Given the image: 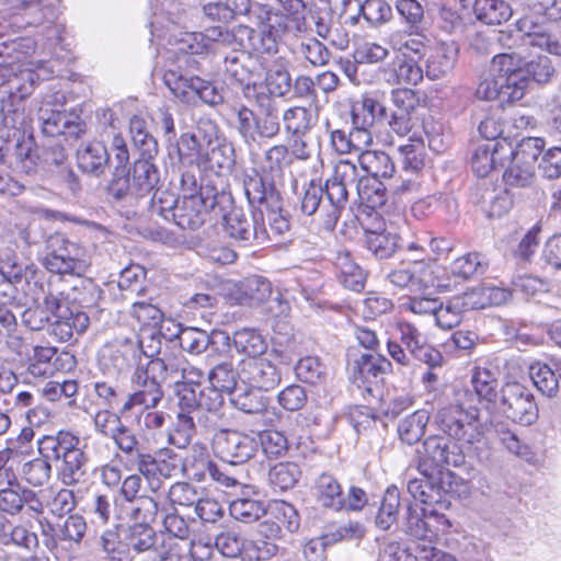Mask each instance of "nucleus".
<instances>
[{
    "mask_svg": "<svg viewBox=\"0 0 561 561\" xmlns=\"http://www.w3.org/2000/svg\"><path fill=\"white\" fill-rule=\"evenodd\" d=\"M360 178L354 162L341 159L324 185L313 180L309 182L301 199V211L307 216H313L314 222L323 230L332 231L347 203L348 188H356Z\"/></svg>",
    "mask_w": 561,
    "mask_h": 561,
    "instance_id": "nucleus-1",
    "label": "nucleus"
},
{
    "mask_svg": "<svg viewBox=\"0 0 561 561\" xmlns=\"http://www.w3.org/2000/svg\"><path fill=\"white\" fill-rule=\"evenodd\" d=\"M175 371L174 360L165 359L164 354L137 366L130 379L134 391L123 403L119 414H125L136 407H142L145 410L156 409L164 396L162 386L170 383V377Z\"/></svg>",
    "mask_w": 561,
    "mask_h": 561,
    "instance_id": "nucleus-2",
    "label": "nucleus"
},
{
    "mask_svg": "<svg viewBox=\"0 0 561 561\" xmlns=\"http://www.w3.org/2000/svg\"><path fill=\"white\" fill-rule=\"evenodd\" d=\"M79 445V436L66 431L43 436L37 443L39 455L59 461L57 478L64 485L75 486L85 480L88 457Z\"/></svg>",
    "mask_w": 561,
    "mask_h": 561,
    "instance_id": "nucleus-3",
    "label": "nucleus"
},
{
    "mask_svg": "<svg viewBox=\"0 0 561 561\" xmlns=\"http://www.w3.org/2000/svg\"><path fill=\"white\" fill-rule=\"evenodd\" d=\"M435 420L447 437L467 444L479 460L488 459V443L477 410L468 411L460 405H449L442 408Z\"/></svg>",
    "mask_w": 561,
    "mask_h": 561,
    "instance_id": "nucleus-4",
    "label": "nucleus"
},
{
    "mask_svg": "<svg viewBox=\"0 0 561 561\" xmlns=\"http://www.w3.org/2000/svg\"><path fill=\"white\" fill-rule=\"evenodd\" d=\"M43 298L39 299L45 312L51 321L50 334L59 342H68L75 333H83L89 327V317L83 311L69 308L65 294L50 286L45 290L42 286Z\"/></svg>",
    "mask_w": 561,
    "mask_h": 561,
    "instance_id": "nucleus-5",
    "label": "nucleus"
},
{
    "mask_svg": "<svg viewBox=\"0 0 561 561\" xmlns=\"http://www.w3.org/2000/svg\"><path fill=\"white\" fill-rule=\"evenodd\" d=\"M42 264L51 273L78 276L84 274L90 265L87 250L62 233H54L47 238Z\"/></svg>",
    "mask_w": 561,
    "mask_h": 561,
    "instance_id": "nucleus-6",
    "label": "nucleus"
},
{
    "mask_svg": "<svg viewBox=\"0 0 561 561\" xmlns=\"http://www.w3.org/2000/svg\"><path fill=\"white\" fill-rule=\"evenodd\" d=\"M438 526L433 524L431 513L417 505H409L404 516V530L414 537L416 558L420 561H458L453 554L436 548L433 542L438 537Z\"/></svg>",
    "mask_w": 561,
    "mask_h": 561,
    "instance_id": "nucleus-7",
    "label": "nucleus"
},
{
    "mask_svg": "<svg viewBox=\"0 0 561 561\" xmlns=\"http://www.w3.org/2000/svg\"><path fill=\"white\" fill-rule=\"evenodd\" d=\"M438 272L433 260L415 259L412 262H402L399 267L388 274V279L400 288L448 291L450 285L439 277Z\"/></svg>",
    "mask_w": 561,
    "mask_h": 561,
    "instance_id": "nucleus-8",
    "label": "nucleus"
},
{
    "mask_svg": "<svg viewBox=\"0 0 561 561\" xmlns=\"http://www.w3.org/2000/svg\"><path fill=\"white\" fill-rule=\"evenodd\" d=\"M419 471L447 469L465 465L466 455L458 440L444 435H431L426 437L417 449Z\"/></svg>",
    "mask_w": 561,
    "mask_h": 561,
    "instance_id": "nucleus-9",
    "label": "nucleus"
},
{
    "mask_svg": "<svg viewBox=\"0 0 561 561\" xmlns=\"http://www.w3.org/2000/svg\"><path fill=\"white\" fill-rule=\"evenodd\" d=\"M0 512L15 516L26 506L35 514L43 512V504L37 493L23 486L16 479L13 470L0 467Z\"/></svg>",
    "mask_w": 561,
    "mask_h": 561,
    "instance_id": "nucleus-10",
    "label": "nucleus"
},
{
    "mask_svg": "<svg viewBox=\"0 0 561 561\" xmlns=\"http://www.w3.org/2000/svg\"><path fill=\"white\" fill-rule=\"evenodd\" d=\"M499 409L506 419L526 426L539 415L533 392L519 382H507L501 388Z\"/></svg>",
    "mask_w": 561,
    "mask_h": 561,
    "instance_id": "nucleus-11",
    "label": "nucleus"
},
{
    "mask_svg": "<svg viewBox=\"0 0 561 561\" xmlns=\"http://www.w3.org/2000/svg\"><path fill=\"white\" fill-rule=\"evenodd\" d=\"M144 357L152 355L144 350L141 341L137 336L125 337L103 350L101 367L105 374L118 377L133 366H141Z\"/></svg>",
    "mask_w": 561,
    "mask_h": 561,
    "instance_id": "nucleus-12",
    "label": "nucleus"
},
{
    "mask_svg": "<svg viewBox=\"0 0 561 561\" xmlns=\"http://www.w3.org/2000/svg\"><path fill=\"white\" fill-rule=\"evenodd\" d=\"M542 146V139L528 138L512 152V160L503 174L507 186L528 187L535 182L536 162Z\"/></svg>",
    "mask_w": 561,
    "mask_h": 561,
    "instance_id": "nucleus-13",
    "label": "nucleus"
},
{
    "mask_svg": "<svg viewBox=\"0 0 561 561\" xmlns=\"http://www.w3.org/2000/svg\"><path fill=\"white\" fill-rule=\"evenodd\" d=\"M222 219L227 234L244 245L253 242L263 244L270 239L264 226L263 209H254L249 217L241 208L231 207L228 213L222 215Z\"/></svg>",
    "mask_w": 561,
    "mask_h": 561,
    "instance_id": "nucleus-14",
    "label": "nucleus"
},
{
    "mask_svg": "<svg viewBox=\"0 0 561 561\" xmlns=\"http://www.w3.org/2000/svg\"><path fill=\"white\" fill-rule=\"evenodd\" d=\"M421 478L408 482V492L423 504L446 508L450 505L448 493L451 489V473L442 470L420 472Z\"/></svg>",
    "mask_w": 561,
    "mask_h": 561,
    "instance_id": "nucleus-15",
    "label": "nucleus"
},
{
    "mask_svg": "<svg viewBox=\"0 0 561 561\" xmlns=\"http://www.w3.org/2000/svg\"><path fill=\"white\" fill-rule=\"evenodd\" d=\"M38 75L26 64H0V102L23 101L32 94Z\"/></svg>",
    "mask_w": 561,
    "mask_h": 561,
    "instance_id": "nucleus-16",
    "label": "nucleus"
},
{
    "mask_svg": "<svg viewBox=\"0 0 561 561\" xmlns=\"http://www.w3.org/2000/svg\"><path fill=\"white\" fill-rule=\"evenodd\" d=\"M213 450L222 461L241 465L254 457L259 448L255 437L239 431L221 430L213 437Z\"/></svg>",
    "mask_w": 561,
    "mask_h": 561,
    "instance_id": "nucleus-17",
    "label": "nucleus"
},
{
    "mask_svg": "<svg viewBox=\"0 0 561 561\" xmlns=\"http://www.w3.org/2000/svg\"><path fill=\"white\" fill-rule=\"evenodd\" d=\"M224 202H230L224 193H214L205 197H182L175 207L172 222L184 230H197L206 222L208 210L215 211Z\"/></svg>",
    "mask_w": 561,
    "mask_h": 561,
    "instance_id": "nucleus-18",
    "label": "nucleus"
},
{
    "mask_svg": "<svg viewBox=\"0 0 561 561\" xmlns=\"http://www.w3.org/2000/svg\"><path fill=\"white\" fill-rule=\"evenodd\" d=\"M226 419L222 411L179 409L175 430L188 443L195 435H214L225 430Z\"/></svg>",
    "mask_w": 561,
    "mask_h": 561,
    "instance_id": "nucleus-19",
    "label": "nucleus"
},
{
    "mask_svg": "<svg viewBox=\"0 0 561 561\" xmlns=\"http://www.w3.org/2000/svg\"><path fill=\"white\" fill-rule=\"evenodd\" d=\"M247 100L256 106L257 138L272 139L280 131V107L276 99L265 92V88H248Z\"/></svg>",
    "mask_w": 561,
    "mask_h": 561,
    "instance_id": "nucleus-20",
    "label": "nucleus"
},
{
    "mask_svg": "<svg viewBox=\"0 0 561 561\" xmlns=\"http://www.w3.org/2000/svg\"><path fill=\"white\" fill-rule=\"evenodd\" d=\"M38 122L46 139H77L82 133V124L78 117L43 105L38 110Z\"/></svg>",
    "mask_w": 561,
    "mask_h": 561,
    "instance_id": "nucleus-21",
    "label": "nucleus"
},
{
    "mask_svg": "<svg viewBox=\"0 0 561 561\" xmlns=\"http://www.w3.org/2000/svg\"><path fill=\"white\" fill-rule=\"evenodd\" d=\"M517 28L524 33L528 45L561 55V16L543 25H537L529 18H523L517 21Z\"/></svg>",
    "mask_w": 561,
    "mask_h": 561,
    "instance_id": "nucleus-22",
    "label": "nucleus"
},
{
    "mask_svg": "<svg viewBox=\"0 0 561 561\" xmlns=\"http://www.w3.org/2000/svg\"><path fill=\"white\" fill-rule=\"evenodd\" d=\"M399 341L411 356L430 367H440L444 362L442 353L427 344L420 330L410 322H399L397 325Z\"/></svg>",
    "mask_w": 561,
    "mask_h": 561,
    "instance_id": "nucleus-23",
    "label": "nucleus"
},
{
    "mask_svg": "<svg viewBox=\"0 0 561 561\" xmlns=\"http://www.w3.org/2000/svg\"><path fill=\"white\" fill-rule=\"evenodd\" d=\"M240 379L251 388L270 391L277 387L282 380L280 370L265 358H248L242 360Z\"/></svg>",
    "mask_w": 561,
    "mask_h": 561,
    "instance_id": "nucleus-24",
    "label": "nucleus"
},
{
    "mask_svg": "<svg viewBox=\"0 0 561 561\" xmlns=\"http://www.w3.org/2000/svg\"><path fill=\"white\" fill-rule=\"evenodd\" d=\"M458 46L455 42L438 43L433 47L426 46L423 57L425 60V73L431 80L444 78L454 69L458 58Z\"/></svg>",
    "mask_w": 561,
    "mask_h": 561,
    "instance_id": "nucleus-25",
    "label": "nucleus"
},
{
    "mask_svg": "<svg viewBox=\"0 0 561 561\" xmlns=\"http://www.w3.org/2000/svg\"><path fill=\"white\" fill-rule=\"evenodd\" d=\"M391 363L380 354H362L352 363V378L358 382V387L371 390V383L387 374Z\"/></svg>",
    "mask_w": 561,
    "mask_h": 561,
    "instance_id": "nucleus-26",
    "label": "nucleus"
},
{
    "mask_svg": "<svg viewBox=\"0 0 561 561\" xmlns=\"http://www.w3.org/2000/svg\"><path fill=\"white\" fill-rule=\"evenodd\" d=\"M224 397L221 391L213 386L201 388L197 391L184 388L181 399L178 401L179 409L222 411Z\"/></svg>",
    "mask_w": 561,
    "mask_h": 561,
    "instance_id": "nucleus-27",
    "label": "nucleus"
},
{
    "mask_svg": "<svg viewBox=\"0 0 561 561\" xmlns=\"http://www.w3.org/2000/svg\"><path fill=\"white\" fill-rule=\"evenodd\" d=\"M380 75L390 84L417 85L423 80L422 67L411 57H398L391 66L381 68Z\"/></svg>",
    "mask_w": 561,
    "mask_h": 561,
    "instance_id": "nucleus-28",
    "label": "nucleus"
},
{
    "mask_svg": "<svg viewBox=\"0 0 561 561\" xmlns=\"http://www.w3.org/2000/svg\"><path fill=\"white\" fill-rule=\"evenodd\" d=\"M365 243L367 249L380 260L389 259L399 249H403L402 238L389 228L365 229Z\"/></svg>",
    "mask_w": 561,
    "mask_h": 561,
    "instance_id": "nucleus-29",
    "label": "nucleus"
},
{
    "mask_svg": "<svg viewBox=\"0 0 561 561\" xmlns=\"http://www.w3.org/2000/svg\"><path fill=\"white\" fill-rule=\"evenodd\" d=\"M78 167L89 174L99 176L108 165L110 153L104 144L100 141L89 142L77 152Z\"/></svg>",
    "mask_w": 561,
    "mask_h": 561,
    "instance_id": "nucleus-30",
    "label": "nucleus"
},
{
    "mask_svg": "<svg viewBox=\"0 0 561 561\" xmlns=\"http://www.w3.org/2000/svg\"><path fill=\"white\" fill-rule=\"evenodd\" d=\"M313 494L317 502L334 511L344 508V494L339 481L329 473L320 474L314 482Z\"/></svg>",
    "mask_w": 561,
    "mask_h": 561,
    "instance_id": "nucleus-31",
    "label": "nucleus"
},
{
    "mask_svg": "<svg viewBox=\"0 0 561 561\" xmlns=\"http://www.w3.org/2000/svg\"><path fill=\"white\" fill-rule=\"evenodd\" d=\"M8 142H10V151H13L18 168L24 173H31L39 159L33 136L27 134L18 135L16 138L10 137L1 140L0 145L5 147Z\"/></svg>",
    "mask_w": 561,
    "mask_h": 561,
    "instance_id": "nucleus-32",
    "label": "nucleus"
},
{
    "mask_svg": "<svg viewBox=\"0 0 561 561\" xmlns=\"http://www.w3.org/2000/svg\"><path fill=\"white\" fill-rule=\"evenodd\" d=\"M0 104L3 124L1 133L8 129L7 138H16L18 135L26 134L30 124V115L25 111L22 101H4L0 102Z\"/></svg>",
    "mask_w": 561,
    "mask_h": 561,
    "instance_id": "nucleus-33",
    "label": "nucleus"
},
{
    "mask_svg": "<svg viewBox=\"0 0 561 561\" xmlns=\"http://www.w3.org/2000/svg\"><path fill=\"white\" fill-rule=\"evenodd\" d=\"M426 37L419 33L407 32L403 30H394L390 32L386 38L387 44L392 50L401 53V58L410 57L411 54L419 56L420 58L425 55L426 51Z\"/></svg>",
    "mask_w": 561,
    "mask_h": 561,
    "instance_id": "nucleus-34",
    "label": "nucleus"
},
{
    "mask_svg": "<svg viewBox=\"0 0 561 561\" xmlns=\"http://www.w3.org/2000/svg\"><path fill=\"white\" fill-rule=\"evenodd\" d=\"M57 348L36 345L25 358V367L28 375L34 378H47L54 375L56 365L54 358Z\"/></svg>",
    "mask_w": 561,
    "mask_h": 561,
    "instance_id": "nucleus-35",
    "label": "nucleus"
},
{
    "mask_svg": "<svg viewBox=\"0 0 561 561\" xmlns=\"http://www.w3.org/2000/svg\"><path fill=\"white\" fill-rule=\"evenodd\" d=\"M37 274L34 263L22 261L16 255H8L0 261V275L11 285L36 280Z\"/></svg>",
    "mask_w": 561,
    "mask_h": 561,
    "instance_id": "nucleus-36",
    "label": "nucleus"
},
{
    "mask_svg": "<svg viewBox=\"0 0 561 561\" xmlns=\"http://www.w3.org/2000/svg\"><path fill=\"white\" fill-rule=\"evenodd\" d=\"M237 291L240 305H260L270 297L272 287L265 277L251 275L239 283Z\"/></svg>",
    "mask_w": 561,
    "mask_h": 561,
    "instance_id": "nucleus-37",
    "label": "nucleus"
},
{
    "mask_svg": "<svg viewBox=\"0 0 561 561\" xmlns=\"http://www.w3.org/2000/svg\"><path fill=\"white\" fill-rule=\"evenodd\" d=\"M358 163L367 178L389 179L394 173V163L390 156L385 151L369 150L363 151L358 156Z\"/></svg>",
    "mask_w": 561,
    "mask_h": 561,
    "instance_id": "nucleus-38",
    "label": "nucleus"
},
{
    "mask_svg": "<svg viewBox=\"0 0 561 561\" xmlns=\"http://www.w3.org/2000/svg\"><path fill=\"white\" fill-rule=\"evenodd\" d=\"M165 359H173L176 366V371L170 377V383L176 385V397L181 399V392L184 388L197 391L201 389V380L203 373L193 366H188L181 357L172 353H164Z\"/></svg>",
    "mask_w": 561,
    "mask_h": 561,
    "instance_id": "nucleus-39",
    "label": "nucleus"
},
{
    "mask_svg": "<svg viewBox=\"0 0 561 561\" xmlns=\"http://www.w3.org/2000/svg\"><path fill=\"white\" fill-rule=\"evenodd\" d=\"M243 188L250 205L253 208L257 206V209H263L268 203L270 194H280L272 182H267L255 171L244 175Z\"/></svg>",
    "mask_w": 561,
    "mask_h": 561,
    "instance_id": "nucleus-40",
    "label": "nucleus"
},
{
    "mask_svg": "<svg viewBox=\"0 0 561 561\" xmlns=\"http://www.w3.org/2000/svg\"><path fill=\"white\" fill-rule=\"evenodd\" d=\"M129 176L136 194L140 197L151 193L160 181L159 170L151 159H138L134 163L133 173Z\"/></svg>",
    "mask_w": 561,
    "mask_h": 561,
    "instance_id": "nucleus-41",
    "label": "nucleus"
},
{
    "mask_svg": "<svg viewBox=\"0 0 561 561\" xmlns=\"http://www.w3.org/2000/svg\"><path fill=\"white\" fill-rule=\"evenodd\" d=\"M473 11L479 21L489 25L506 22L513 15L512 7L505 0H474Z\"/></svg>",
    "mask_w": 561,
    "mask_h": 561,
    "instance_id": "nucleus-42",
    "label": "nucleus"
},
{
    "mask_svg": "<svg viewBox=\"0 0 561 561\" xmlns=\"http://www.w3.org/2000/svg\"><path fill=\"white\" fill-rule=\"evenodd\" d=\"M337 278L347 289L359 293L366 283V273L356 264L348 253H340L336 260Z\"/></svg>",
    "mask_w": 561,
    "mask_h": 561,
    "instance_id": "nucleus-43",
    "label": "nucleus"
},
{
    "mask_svg": "<svg viewBox=\"0 0 561 561\" xmlns=\"http://www.w3.org/2000/svg\"><path fill=\"white\" fill-rule=\"evenodd\" d=\"M471 385L480 402L495 404L497 398V374L489 368L476 367L471 376Z\"/></svg>",
    "mask_w": 561,
    "mask_h": 561,
    "instance_id": "nucleus-44",
    "label": "nucleus"
},
{
    "mask_svg": "<svg viewBox=\"0 0 561 561\" xmlns=\"http://www.w3.org/2000/svg\"><path fill=\"white\" fill-rule=\"evenodd\" d=\"M232 344L240 354L249 358H257L267 350V344L261 333L251 328L237 330L232 335Z\"/></svg>",
    "mask_w": 561,
    "mask_h": 561,
    "instance_id": "nucleus-45",
    "label": "nucleus"
},
{
    "mask_svg": "<svg viewBox=\"0 0 561 561\" xmlns=\"http://www.w3.org/2000/svg\"><path fill=\"white\" fill-rule=\"evenodd\" d=\"M127 513L135 524L150 525L157 518L160 502L157 493L142 494L127 504Z\"/></svg>",
    "mask_w": 561,
    "mask_h": 561,
    "instance_id": "nucleus-46",
    "label": "nucleus"
},
{
    "mask_svg": "<svg viewBox=\"0 0 561 561\" xmlns=\"http://www.w3.org/2000/svg\"><path fill=\"white\" fill-rule=\"evenodd\" d=\"M529 376L536 388L548 398L558 394L561 374L543 363H535L529 368Z\"/></svg>",
    "mask_w": 561,
    "mask_h": 561,
    "instance_id": "nucleus-47",
    "label": "nucleus"
},
{
    "mask_svg": "<svg viewBox=\"0 0 561 561\" xmlns=\"http://www.w3.org/2000/svg\"><path fill=\"white\" fill-rule=\"evenodd\" d=\"M300 477L301 470L293 461L278 462L268 470V482L274 491L285 492L295 488Z\"/></svg>",
    "mask_w": 561,
    "mask_h": 561,
    "instance_id": "nucleus-48",
    "label": "nucleus"
},
{
    "mask_svg": "<svg viewBox=\"0 0 561 561\" xmlns=\"http://www.w3.org/2000/svg\"><path fill=\"white\" fill-rule=\"evenodd\" d=\"M356 191L360 202L369 208L382 207L387 202V188L379 179L362 176Z\"/></svg>",
    "mask_w": 561,
    "mask_h": 561,
    "instance_id": "nucleus-49",
    "label": "nucleus"
},
{
    "mask_svg": "<svg viewBox=\"0 0 561 561\" xmlns=\"http://www.w3.org/2000/svg\"><path fill=\"white\" fill-rule=\"evenodd\" d=\"M146 270L137 264L125 267L118 277L117 286L125 299L145 293Z\"/></svg>",
    "mask_w": 561,
    "mask_h": 561,
    "instance_id": "nucleus-50",
    "label": "nucleus"
},
{
    "mask_svg": "<svg viewBox=\"0 0 561 561\" xmlns=\"http://www.w3.org/2000/svg\"><path fill=\"white\" fill-rule=\"evenodd\" d=\"M357 7L358 15L350 19L353 24L358 22L359 16L371 26L387 23L392 18V9L385 0H365L363 3L358 2Z\"/></svg>",
    "mask_w": 561,
    "mask_h": 561,
    "instance_id": "nucleus-51",
    "label": "nucleus"
},
{
    "mask_svg": "<svg viewBox=\"0 0 561 561\" xmlns=\"http://www.w3.org/2000/svg\"><path fill=\"white\" fill-rule=\"evenodd\" d=\"M428 419V414L424 410H417L405 416L398 425L400 439L408 445L417 443L425 433Z\"/></svg>",
    "mask_w": 561,
    "mask_h": 561,
    "instance_id": "nucleus-52",
    "label": "nucleus"
},
{
    "mask_svg": "<svg viewBox=\"0 0 561 561\" xmlns=\"http://www.w3.org/2000/svg\"><path fill=\"white\" fill-rule=\"evenodd\" d=\"M249 59L244 54L233 53L225 58V70L227 76L236 83L242 87L243 95L247 98L248 88H261L252 81L253 75L249 67L243 62Z\"/></svg>",
    "mask_w": 561,
    "mask_h": 561,
    "instance_id": "nucleus-53",
    "label": "nucleus"
},
{
    "mask_svg": "<svg viewBox=\"0 0 561 561\" xmlns=\"http://www.w3.org/2000/svg\"><path fill=\"white\" fill-rule=\"evenodd\" d=\"M400 492L396 486L388 488L376 516V526L388 530L399 517Z\"/></svg>",
    "mask_w": 561,
    "mask_h": 561,
    "instance_id": "nucleus-54",
    "label": "nucleus"
},
{
    "mask_svg": "<svg viewBox=\"0 0 561 561\" xmlns=\"http://www.w3.org/2000/svg\"><path fill=\"white\" fill-rule=\"evenodd\" d=\"M180 188L182 197H205V195H211L218 193V191L208 185L201 183V171L198 165H190L187 169L182 171L180 180Z\"/></svg>",
    "mask_w": 561,
    "mask_h": 561,
    "instance_id": "nucleus-55",
    "label": "nucleus"
},
{
    "mask_svg": "<svg viewBox=\"0 0 561 561\" xmlns=\"http://www.w3.org/2000/svg\"><path fill=\"white\" fill-rule=\"evenodd\" d=\"M285 130L293 135H305L313 125L311 111L304 106L287 108L282 115Z\"/></svg>",
    "mask_w": 561,
    "mask_h": 561,
    "instance_id": "nucleus-56",
    "label": "nucleus"
},
{
    "mask_svg": "<svg viewBox=\"0 0 561 561\" xmlns=\"http://www.w3.org/2000/svg\"><path fill=\"white\" fill-rule=\"evenodd\" d=\"M127 549L131 548L137 553L159 549L157 547V534L150 525L134 524L129 528V534L126 538Z\"/></svg>",
    "mask_w": 561,
    "mask_h": 561,
    "instance_id": "nucleus-57",
    "label": "nucleus"
},
{
    "mask_svg": "<svg viewBox=\"0 0 561 561\" xmlns=\"http://www.w3.org/2000/svg\"><path fill=\"white\" fill-rule=\"evenodd\" d=\"M295 53L313 67L325 66L331 58L327 46L316 37L304 38L296 47Z\"/></svg>",
    "mask_w": 561,
    "mask_h": 561,
    "instance_id": "nucleus-58",
    "label": "nucleus"
},
{
    "mask_svg": "<svg viewBox=\"0 0 561 561\" xmlns=\"http://www.w3.org/2000/svg\"><path fill=\"white\" fill-rule=\"evenodd\" d=\"M50 460L53 457L42 456L26 461L22 466V476L33 486L46 484L51 476Z\"/></svg>",
    "mask_w": 561,
    "mask_h": 561,
    "instance_id": "nucleus-59",
    "label": "nucleus"
},
{
    "mask_svg": "<svg viewBox=\"0 0 561 561\" xmlns=\"http://www.w3.org/2000/svg\"><path fill=\"white\" fill-rule=\"evenodd\" d=\"M295 374L302 382L320 385L325 381L327 367L318 357L306 356L296 364Z\"/></svg>",
    "mask_w": 561,
    "mask_h": 561,
    "instance_id": "nucleus-60",
    "label": "nucleus"
},
{
    "mask_svg": "<svg viewBox=\"0 0 561 561\" xmlns=\"http://www.w3.org/2000/svg\"><path fill=\"white\" fill-rule=\"evenodd\" d=\"M488 268V262L484 255L473 252L456 259L451 264V272L454 275L460 276L465 279L482 275Z\"/></svg>",
    "mask_w": 561,
    "mask_h": 561,
    "instance_id": "nucleus-61",
    "label": "nucleus"
},
{
    "mask_svg": "<svg viewBox=\"0 0 561 561\" xmlns=\"http://www.w3.org/2000/svg\"><path fill=\"white\" fill-rule=\"evenodd\" d=\"M180 199L169 190L157 188L151 197L149 210L152 216H159L165 221H173L174 210Z\"/></svg>",
    "mask_w": 561,
    "mask_h": 561,
    "instance_id": "nucleus-62",
    "label": "nucleus"
},
{
    "mask_svg": "<svg viewBox=\"0 0 561 561\" xmlns=\"http://www.w3.org/2000/svg\"><path fill=\"white\" fill-rule=\"evenodd\" d=\"M460 302L455 297L446 300L445 302L439 300L434 318L435 323L442 330H451L458 327L463 318Z\"/></svg>",
    "mask_w": 561,
    "mask_h": 561,
    "instance_id": "nucleus-63",
    "label": "nucleus"
},
{
    "mask_svg": "<svg viewBox=\"0 0 561 561\" xmlns=\"http://www.w3.org/2000/svg\"><path fill=\"white\" fill-rule=\"evenodd\" d=\"M240 371H236L231 363H220L216 365L208 375L210 386L219 391L233 393L237 390V380Z\"/></svg>",
    "mask_w": 561,
    "mask_h": 561,
    "instance_id": "nucleus-64",
    "label": "nucleus"
}]
</instances>
